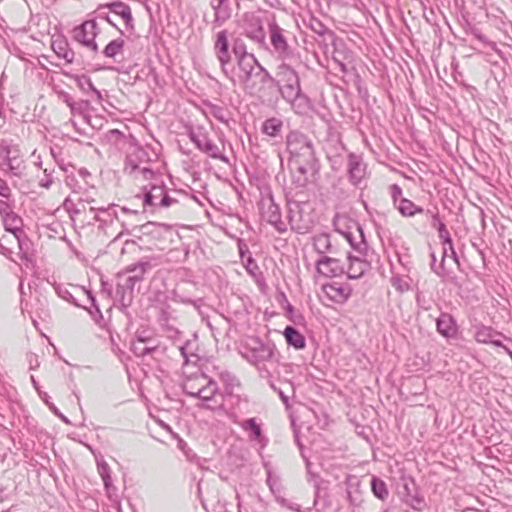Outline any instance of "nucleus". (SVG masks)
<instances>
[{"label":"nucleus","mask_w":512,"mask_h":512,"mask_svg":"<svg viewBox=\"0 0 512 512\" xmlns=\"http://www.w3.org/2000/svg\"><path fill=\"white\" fill-rule=\"evenodd\" d=\"M233 86L240 85L249 92H254L256 87L253 78H257L261 84L268 83L271 74L257 60L256 57L246 58L237 62L236 67L227 69L223 74Z\"/></svg>","instance_id":"nucleus-1"},{"label":"nucleus","mask_w":512,"mask_h":512,"mask_svg":"<svg viewBox=\"0 0 512 512\" xmlns=\"http://www.w3.org/2000/svg\"><path fill=\"white\" fill-rule=\"evenodd\" d=\"M186 194L179 190H168L161 183L149 184L143 187V206L150 212H156L180 204L186 199Z\"/></svg>","instance_id":"nucleus-2"},{"label":"nucleus","mask_w":512,"mask_h":512,"mask_svg":"<svg viewBox=\"0 0 512 512\" xmlns=\"http://www.w3.org/2000/svg\"><path fill=\"white\" fill-rule=\"evenodd\" d=\"M151 269L152 264L150 262H139L126 268V273H131V275H118L119 281L115 290V299L123 308L131 305L136 284L142 282L145 273Z\"/></svg>","instance_id":"nucleus-3"},{"label":"nucleus","mask_w":512,"mask_h":512,"mask_svg":"<svg viewBox=\"0 0 512 512\" xmlns=\"http://www.w3.org/2000/svg\"><path fill=\"white\" fill-rule=\"evenodd\" d=\"M268 83L278 88L279 93L283 97H290L294 92H298L301 88L300 77L296 70L286 61H282L275 71V75H271Z\"/></svg>","instance_id":"nucleus-4"},{"label":"nucleus","mask_w":512,"mask_h":512,"mask_svg":"<svg viewBox=\"0 0 512 512\" xmlns=\"http://www.w3.org/2000/svg\"><path fill=\"white\" fill-rule=\"evenodd\" d=\"M268 33L271 45V53L281 61H288L294 58L295 51L288 43V32L280 27L273 19L268 24Z\"/></svg>","instance_id":"nucleus-5"},{"label":"nucleus","mask_w":512,"mask_h":512,"mask_svg":"<svg viewBox=\"0 0 512 512\" xmlns=\"http://www.w3.org/2000/svg\"><path fill=\"white\" fill-rule=\"evenodd\" d=\"M287 149L290 154V161L293 160H312L315 157V151L312 141L299 131H291L286 138Z\"/></svg>","instance_id":"nucleus-6"},{"label":"nucleus","mask_w":512,"mask_h":512,"mask_svg":"<svg viewBox=\"0 0 512 512\" xmlns=\"http://www.w3.org/2000/svg\"><path fill=\"white\" fill-rule=\"evenodd\" d=\"M188 136L201 152L213 159L228 162V158L223 154V147L220 148L210 139L209 134L204 127L198 126L196 128H190L188 130Z\"/></svg>","instance_id":"nucleus-7"},{"label":"nucleus","mask_w":512,"mask_h":512,"mask_svg":"<svg viewBox=\"0 0 512 512\" xmlns=\"http://www.w3.org/2000/svg\"><path fill=\"white\" fill-rule=\"evenodd\" d=\"M243 357L251 364L272 361L276 357V347L273 343L263 342L259 338H252L245 347Z\"/></svg>","instance_id":"nucleus-8"},{"label":"nucleus","mask_w":512,"mask_h":512,"mask_svg":"<svg viewBox=\"0 0 512 512\" xmlns=\"http://www.w3.org/2000/svg\"><path fill=\"white\" fill-rule=\"evenodd\" d=\"M0 167L5 173L21 178L26 165L17 146L0 147Z\"/></svg>","instance_id":"nucleus-9"},{"label":"nucleus","mask_w":512,"mask_h":512,"mask_svg":"<svg viewBox=\"0 0 512 512\" xmlns=\"http://www.w3.org/2000/svg\"><path fill=\"white\" fill-rule=\"evenodd\" d=\"M150 157L146 149L140 145L134 144L130 146V149L126 156L124 171L128 174H133L139 170L145 179H150L154 172L143 164H148Z\"/></svg>","instance_id":"nucleus-10"},{"label":"nucleus","mask_w":512,"mask_h":512,"mask_svg":"<svg viewBox=\"0 0 512 512\" xmlns=\"http://www.w3.org/2000/svg\"><path fill=\"white\" fill-rule=\"evenodd\" d=\"M290 166L293 171V183L298 187H305L319 169L316 158H313L311 161L306 159L293 160L290 161Z\"/></svg>","instance_id":"nucleus-11"},{"label":"nucleus","mask_w":512,"mask_h":512,"mask_svg":"<svg viewBox=\"0 0 512 512\" xmlns=\"http://www.w3.org/2000/svg\"><path fill=\"white\" fill-rule=\"evenodd\" d=\"M243 33L260 47H267L266 33L260 17L254 14L245 15L243 19Z\"/></svg>","instance_id":"nucleus-12"},{"label":"nucleus","mask_w":512,"mask_h":512,"mask_svg":"<svg viewBox=\"0 0 512 512\" xmlns=\"http://www.w3.org/2000/svg\"><path fill=\"white\" fill-rule=\"evenodd\" d=\"M341 220L342 219L340 217H336L334 219V225L336 226V230L345 237V239L350 244L352 249L359 253L360 256H365L368 249V245L365 241L361 226L358 223L353 222L352 226H349L347 231H341L338 228V223Z\"/></svg>","instance_id":"nucleus-13"},{"label":"nucleus","mask_w":512,"mask_h":512,"mask_svg":"<svg viewBox=\"0 0 512 512\" xmlns=\"http://www.w3.org/2000/svg\"><path fill=\"white\" fill-rule=\"evenodd\" d=\"M98 33L99 28L96 20H87L73 30L74 39L93 52L98 51V45L95 42Z\"/></svg>","instance_id":"nucleus-14"},{"label":"nucleus","mask_w":512,"mask_h":512,"mask_svg":"<svg viewBox=\"0 0 512 512\" xmlns=\"http://www.w3.org/2000/svg\"><path fill=\"white\" fill-rule=\"evenodd\" d=\"M213 50L220 63L221 72L227 74V69L231 62L227 30L219 31L216 34Z\"/></svg>","instance_id":"nucleus-15"},{"label":"nucleus","mask_w":512,"mask_h":512,"mask_svg":"<svg viewBox=\"0 0 512 512\" xmlns=\"http://www.w3.org/2000/svg\"><path fill=\"white\" fill-rule=\"evenodd\" d=\"M305 205V203L301 204L300 202L296 201L288 203L289 223L293 230H296L300 233L308 230L311 224L308 215H305L303 211Z\"/></svg>","instance_id":"nucleus-16"},{"label":"nucleus","mask_w":512,"mask_h":512,"mask_svg":"<svg viewBox=\"0 0 512 512\" xmlns=\"http://www.w3.org/2000/svg\"><path fill=\"white\" fill-rule=\"evenodd\" d=\"M116 205L110 204L108 207H95L91 206L90 211L94 212V220L99 223L98 228L105 234H108V229L111 228L115 221L118 220Z\"/></svg>","instance_id":"nucleus-17"},{"label":"nucleus","mask_w":512,"mask_h":512,"mask_svg":"<svg viewBox=\"0 0 512 512\" xmlns=\"http://www.w3.org/2000/svg\"><path fill=\"white\" fill-rule=\"evenodd\" d=\"M322 290L330 300L338 304L345 303L352 293V288L349 284L336 281L324 284Z\"/></svg>","instance_id":"nucleus-18"},{"label":"nucleus","mask_w":512,"mask_h":512,"mask_svg":"<svg viewBox=\"0 0 512 512\" xmlns=\"http://www.w3.org/2000/svg\"><path fill=\"white\" fill-rule=\"evenodd\" d=\"M54 289H55V292L57 293V295L66 300L67 302L69 303H72L74 304L75 306H80V304L78 303L77 301V298L75 296V293H80L82 294L83 296H86L87 299L91 302V304L95 307V309L97 310V312H100L98 306L95 304V298L94 296L91 294L90 291H87L85 289H82V288H79L77 286H72L71 289L72 291L69 289V287L65 286V285H62V284H57L54 286Z\"/></svg>","instance_id":"nucleus-19"},{"label":"nucleus","mask_w":512,"mask_h":512,"mask_svg":"<svg viewBox=\"0 0 512 512\" xmlns=\"http://www.w3.org/2000/svg\"><path fill=\"white\" fill-rule=\"evenodd\" d=\"M219 395L220 393L217 382L208 377L206 379V384H203V388H201V391L195 398H198L203 402L201 405L202 408L214 409V406L211 403L213 402L215 405H218L217 396ZM220 404L221 403H219V405Z\"/></svg>","instance_id":"nucleus-20"},{"label":"nucleus","mask_w":512,"mask_h":512,"mask_svg":"<svg viewBox=\"0 0 512 512\" xmlns=\"http://www.w3.org/2000/svg\"><path fill=\"white\" fill-rule=\"evenodd\" d=\"M318 273L325 277H337L344 273V268L336 258L322 256L316 262Z\"/></svg>","instance_id":"nucleus-21"},{"label":"nucleus","mask_w":512,"mask_h":512,"mask_svg":"<svg viewBox=\"0 0 512 512\" xmlns=\"http://www.w3.org/2000/svg\"><path fill=\"white\" fill-rule=\"evenodd\" d=\"M283 99L291 105V108L296 114L306 115L312 108V103L309 97L302 92V88L290 97H283Z\"/></svg>","instance_id":"nucleus-22"},{"label":"nucleus","mask_w":512,"mask_h":512,"mask_svg":"<svg viewBox=\"0 0 512 512\" xmlns=\"http://www.w3.org/2000/svg\"><path fill=\"white\" fill-rule=\"evenodd\" d=\"M348 173L349 179L354 185L360 183L364 178L366 165L360 156L353 153L348 155Z\"/></svg>","instance_id":"nucleus-23"},{"label":"nucleus","mask_w":512,"mask_h":512,"mask_svg":"<svg viewBox=\"0 0 512 512\" xmlns=\"http://www.w3.org/2000/svg\"><path fill=\"white\" fill-rule=\"evenodd\" d=\"M132 352L137 357H145L153 354H164L165 347L161 345L160 340L157 337L149 338V342H144L143 346L140 344L131 345Z\"/></svg>","instance_id":"nucleus-24"},{"label":"nucleus","mask_w":512,"mask_h":512,"mask_svg":"<svg viewBox=\"0 0 512 512\" xmlns=\"http://www.w3.org/2000/svg\"><path fill=\"white\" fill-rule=\"evenodd\" d=\"M206 376L204 373H194L186 377L182 383L183 391L186 395L195 398L197 394L203 388V384H206Z\"/></svg>","instance_id":"nucleus-25"},{"label":"nucleus","mask_w":512,"mask_h":512,"mask_svg":"<svg viewBox=\"0 0 512 512\" xmlns=\"http://www.w3.org/2000/svg\"><path fill=\"white\" fill-rule=\"evenodd\" d=\"M332 58L342 73L346 74L349 72L350 68H353V53L343 44L339 47H335Z\"/></svg>","instance_id":"nucleus-26"},{"label":"nucleus","mask_w":512,"mask_h":512,"mask_svg":"<svg viewBox=\"0 0 512 512\" xmlns=\"http://www.w3.org/2000/svg\"><path fill=\"white\" fill-rule=\"evenodd\" d=\"M210 6L214 11V24L223 25L231 17L229 0H211Z\"/></svg>","instance_id":"nucleus-27"},{"label":"nucleus","mask_w":512,"mask_h":512,"mask_svg":"<svg viewBox=\"0 0 512 512\" xmlns=\"http://www.w3.org/2000/svg\"><path fill=\"white\" fill-rule=\"evenodd\" d=\"M437 331L446 338H452L457 333V325L448 313H441L436 320Z\"/></svg>","instance_id":"nucleus-28"},{"label":"nucleus","mask_w":512,"mask_h":512,"mask_svg":"<svg viewBox=\"0 0 512 512\" xmlns=\"http://www.w3.org/2000/svg\"><path fill=\"white\" fill-rule=\"evenodd\" d=\"M241 428L250 432V439L257 441L262 447L266 446L268 439L263 435L261 426L256 422L255 418H249L240 424Z\"/></svg>","instance_id":"nucleus-29"},{"label":"nucleus","mask_w":512,"mask_h":512,"mask_svg":"<svg viewBox=\"0 0 512 512\" xmlns=\"http://www.w3.org/2000/svg\"><path fill=\"white\" fill-rule=\"evenodd\" d=\"M266 220L275 227L279 233L287 231L286 223L281 220L280 208L273 202H270L264 212Z\"/></svg>","instance_id":"nucleus-30"},{"label":"nucleus","mask_w":512,"mask_h":512,"mask_svg":"<svg viewBox=\"0 0 512 512\" xmlns=\"http://www.w3.org/2000/svg\"><path fill=\"white\" fill-rule=\"evenodd\" d=\"M349 266L347 275L350 279H358L370 268V264L360 256H348Z\"/></svg>","instance_id":"nucleus-31"},{"label":"nucleus","mask_w":512,"mask_h":512,"mask_svg":"<svg viewBox=\"0 0 512 512\" xmlns=\"http://www.w3.org/2000/svg\"><path fill=\"white\" fill-rule=\"evenodd\" d=\"M283 335L289 346H292L297 350L305 348V337L293 326H287L283 331Z\"/></svg>","instance_id":"nucleus-32"},{"label":"nucleus","mask_w":512,"mask_h":512,"mask_svg":"<svg viewBox=\"0 0 512 512\" xmlns=\"http://www.w3.org/2000/svg\"><path fill=\"white\" fill-rule=\"evenodd\" d=\"M399 213L404 217H413L416 214H421L424 209L407 198H401L399 203L396 205Z\"/></svg>","instance_id":"nucleus-33"},{"label":"nucleus","mask_w":512,"mask_h":512,"mask_svg":"<svg viewBox=\"0 0 512 512\" xmlns=\"http://www.w3.org/2000/svg\"><path fill=\"white\" fill-rule=\"evenodd\" d=\"M108 7L113 13L119 15L124 20L126 26L131 28L133 27V17L131 9L127 4L118 1L109 4Z\"/></svg>","instance_id":"nucleus-34"},{"label":"nucleus","mask_w":512,"mask_h":512,"mask_svg":"<svg viewBox=\"0 0 512 512\" xmlns=\"http://www.w3.org/2000/svg\"><path fill=\"white\" fill-rule=\"evenodd\" d=\"M52 48L59 58L67 63L74 61V52L68 47V43L63 39H57L52 42Z\"/></svg>","instance_id":"nucleus-35"},{"label":"nucleus","mask_w":512,"mask_h":512,"mask_svg":"<svg viewBox=\"0 0 512 512\" xmlns=\"http://www.w3.org/2000/svg\"><path fill=\"white\" fill-rule=\"evenodd\" d=\"M283 128V121L279 118L272 117L263 122L262 132L270 137H277L280 135Z\"/></svg>","instance_id":"nucleus-36"},{"label":"nucleus","mask_w":512,"mask_h":512,"mask_svg":"<svg viewBox=\"0 0 512 512\" xmlns=\"http://www.w3.org/2000/svg\"><path fill=\"white\" fill-rule=\"evenodd\" d=\"M5 230L17 235L21 232L22 219L14 211L1 217Z\"/></svg>","instance_id":"nucleus-37"},{"label":"nucleus","mask_w":512,"mask_h":512,"mask_svg":"<svg viewBox=\"0 0 512 512\" xmlns=\"http://www.w3.org/2000/svg\"><path fill=\"white\" fill-rule=\"evenodd\" d=\"M76 82H77V86L79 87V89L82 92H84V93L92 92L95 95L96 100L98 102H101L103 100L101 92L97 88H95L91 79L88 76H86V75L78 76L76 78Z\"/></svg>","instance_id":"nucleus-38"},{"label":"nucleus","mask_w":512,"mask_h":512,"mask_svg":"<svg viewBox=\"0 0 512 512\" xmlns=\"http://www.w3.org/2000/svg\"><path fill=\"white\" fill-rule=\"evenodd\" d=\"M124 40L121 38L110 41L103 50V55L107 58L116 59L123 52Z\"/></svg>","instance_id":"nucleus-39"},{"label":"nucleus","mask_w":512,"mask_h":512,"mask_svg":"<svg viewBox=\"0 0 512 512\" xmlns=\"http://www.w3.org/2000/svg\"><path fill=\"white\" fill-rule=\"evenodd\" d=\"M313 246H314V249L319 254H324V253L330 251V249H331L330 236L325 233L315 235L313 237Z\"/></svg>","instance_id":"nucleus-40"},{"label":"nucleus","mask_w":512,"mask_h":512,"mask_svg":"<svg viewBox=\"0 0 512 512\" xmlns=\"http://www.w3.org/2000/svg\"><path fill=\"white\" fill-rule=\"evenodd\" d=\"M232 52L234 53L236 57V62H239L240 60H246V58H253L255 57L252 53H248L246 50V45L244 41L240 38H236L233 41L232 46Z\"/></svg>","instance_id":"nucleus-41"},{"label":"nucleus","mask_w":512,"mask_h":512,"mask_svg":"<svg viewBox=\"0 0 512 512\" xmlns=\"http://www.w3.org/2000/svg\"><path fill=\"white\" fill-rule=\"evenodd\" d=\"M371 489L375 497L380 500H385L389 495L386 483L377 477L372 478Z\"/></svg>","instance_id":"nucleus-42"},{"label":"nucleus","mask_w":512,"mask_h":512,"mask_svg":"<svg viewBox=\"0 0 512 512\" xmlns=\"http://www.w3.org/2000/svg\"><path fill=\"white\" fill-rule=\"evenodd\" d=\"M98 473L103 480L105 489L109 492L113 487L111 479V470L105 461L97 463Z\"/></svg>","instance_id":"nucleus-43"},{"label":"nucleus","mask_w":512,"mask_h":512,"mask_svg":"<svg viewBox=\"0 0 512 512\" xmlns=\"http://www.w3.org/2000/svg\"><path fill=\"white\" fill-rule=\"evenodd\" d=\"M220 380L226 386V392L232 394L235 387L239 386L237 378L229 371L224 370L219 373Z\"/></svg>","instance_id":"nucleus-44"},{"label":"nucleus","mask_w":512,"mask_h":512,"mask_svg":"<svg viewBox=\"0 0 512 512\" xmlns=\"http://www.w3.org/2000/svg\"><path fill=\"white\" fill-rule=\"evenodd\" d=\"M94 199H79L78 203H74L71 199L66 198L63 205L69 213L80 214L82 209H85V203H92Z\"/></svg>","instance_id":"nucleus-45"},{"label":"nucleus","mask_w":512,"mask_h":512,"mask_svg":"<svg viewBox=\"0 0 512 512\" xmlns=\"http://www.w3.org/2000/svg\"><path fill=\"white\" fill-rule=\"evenodd\" d=\"M266 483L274 497L283 492V487L281 485L280 478L276 475H273L270 470L267 471Z\"/></svg>","instance_id":"nucleus-46"},{"label":"nucleus","mask_w":512,"mask_h":512,"mask_svg":"<svg viewBox=\"0 0 512 512\" xmlns=\"http://www.w3.org/2000/svg\"><path fill=\"white\" fill-rule=\"evenodd\" d=\"M245 268L247 272L256 279V281H259V278L263 279L262 273L260 272V268L257 264V262L252 258V256L249 254L246 259Z\"/></svg>","instance_id":"nucleus-47"},{"label":"nucleus","mask_w":512,"mask_h":512,"mask_svg":"<svg viewBox=\"0 0 512 512\" xmlns=\"http://www.w3.org/2000/svg\"><path fill=\"white\" fill-rule=\"evenodd\" d=\"M433 227L438 231L442 244L451 246L452 239L446 225L442 221H438V224L433 223Z\"/></svg>","instance_id":"nucleus-48"},{"label":"nucleus","mask_w":512,"mask_h":512,"mask_svg":"<svg viewBox=\"0 0 512 512\" xmlns=\"http://www.w3.org/2000/svg\"><path fill=\"white\" fill-rule=\"evenodd\" d=\"M208 109L210 114L215 117L220 122L226 123L227 122V111L224 107L216 104H209Z\"/></svg>","instance_id":"nucleus-49"},{"label":"nucleus","mask_w":512,"mask_h":512,"mask_svg":"<svg viewBox=\"0 0 512 512\" xmlns=\"http://www.w3.org/2000/svg\"><path fill=\"white\" fill-rule=\"evenodd\" d=\"M154 333L149 330H138L135 335V339L132 341L131 345L140 344L143 346L144 342H149V338L154 337Z\"/></svg>","instance_id":"nucleus-50"},{"label":"nucleus","mask_w":512,"mask_h":512,"mask_svg":"<svg viewBox=\"0 0 512 512\" xmlns=\"http://www.w3.org/2000/svg\"><path fill=\"white\" fill-rule=\"evenodd\" d=\"M277 503L279 505H281L282 507H285L287 508L288 510H291L293 512H301V508H300V505L292 502L291 500L289 499H286L285 497H283L282 493L277 495L275 497Z\"/></svg>","instance_id":"nucleus-51"},{"label":"nucleus","mask_w":512,"mask_h":512,"mask_svg":"<svg viewBox=\"0 0 512 512\" xmlns=\"http://www.w3.org/2000/svg\"><path fill=\"white\" fill-rule=\"evenodd\" d=\"M431 257V269L433 272H435L439 276H445L447 274V268L445 267L444 263L441 261L439 265L436 264V255L434 251L430 252Z\"/></svg>","instance_id":"nucleus-52"},{"label":"nucleus","mask_w":512,"mask_h":512,"mask_svg":"<svg viewBox=\"0 0 512 512\" xmlns=\"http://www.w3.org/2000/svg\"><path fill=\"white\" fill-rule=\"evenodd\" d=\"M389 191L393 200V204L396 207L402 196V188L398 184H393L390 186Z\"/></svg>","instance_id":"nucleus-53"},{"label":"nucleus","mask_w":512,"mask_h":512,"mask_svg":"<svg viewBox=\"0 0 512 512\" xmlns=\"http://www.w3.org/2000/svg\"><path fill=\"white\" fill-rule=\"evenodd\" d=\"M13 211V205L11 204V199H1L0 201V215L1 217L7 215L8 213Z\"/></svg>","instance_id":"nucleus-54"},{"label":"nucleus","mask_w":512,"mask_h":512,"mask_svg":"<svg viewBox=\"0 0 512 512\" xmlns=\"http://www.w3.org/2000/svg\"><path fill=\"white\" fill-rule=\"evenodd\" d=\"M0 196L7 200H10L12 197V192L10 187L7 185L6 181L0 178Z\"/></svg>","instance_id":"nucleus-55"},{"label":"nucleus","mask_w":512,"mask_h":512,"mask_svg":"<svg viewBox=\"0 0 512 512\" xmlns=\"http://www.w3.org/2000/svg\"><path fill=\"white\" fill-rule=\"evenodd\" d=\"M45 402H46V404L48 405L49 409H50V410H51V411H52L56 416H58V417H59V418H60L64 423H66V424H69V423H70V421L68 420V418H67L65 415H63V414L58 410V408H57L54 404L49 403V402H48V401H46V400H45Z\"/></svg>","instance_id":"nucleus-56"},{"label":"nucleus","mask_w":512,"mask_h":512,"mask_svg":"<svg viewBox=\"0 0 512 512\" xmlns=\"http://www.w3.org/2000/svg\"><path fill=\"white\" fill-rule=\"evenodd\" d=\"M18 243H19V248L23 254L22 258L23 259H26V260H29L30 257H29V253H28V240H18Z\"/></svg>","instance_id":"nucleus-57"},{"label":"nucleus","mask_w":512,"mask_h":512,"mask_svg":"<svg viewBox=\"0 0 512 512\" xmlns=\"http://www.w3.org/2000/svg\"><path fill=\"white\" fill-rule=\"evenodd\" d=\"M88 105L87 101L75 102L74 106L70 108L72 114H81L84 108Z\"/></svg>","instance_id":"nucleus-58"},{"label":"nucleus","mask_w":512,"mask_h":512,"mask_svg":"<svg viewBox=\"0 0 512 512\" xmlns=\"http://www.w3.org/2000/svg\"><path fill=\"white\" fill-rule=\"evenodd\" d=\"M295 443L297 444V446H298V447H299V449H300L301 456H302V458L305 460L307 468H309V466H310V462H309V460L307 459V457H306V456H305V454H304V451H303V445H302V443H301V441H300V438H299V436H298V434H297V433H295Z\"/></svg>","instance_id":"nucleus-59"},{"label":"nucleus","mask_w":512,"mask_h":512,"mask_svg":"<svg viewBox=\"0 0 512 512\" xmlns=\"http://www.w3.org/2000/svg\"><path fill=\"white\" fill-rule=\"evenodd\" d=\"M449 248L448 245L442 244V251H441V261L446 266L447 259L450 257V254H448Z\"/></svg>","instance_id":"nucleus-60"},{"label":"nucleus","mask_w":512,"mask_h":512,"mask_svg":"<svg viewBox=\"0 0 512 512\" xmlns=\"http://www.w3.org/2000/svg\"><path fill=\"white\" fill-rule=\"evenodd\" d=\"M159 321L162 326H167V328L171 329V327L167 324V321H168L167 311L162 310Z\"/></svg>","instance_id":"nucleus-61"},{"label":"nucleus","mask_w":512,"mask_h":512,"mask_svg":"<svg viewBox=\"0 0 512 512\" xmlns=\"http://www.w3.org/2000/svg\"><path fill=\"white\" fill-rule=\"evenodd\" d=\"M187 346H188V343L186 345L180 346L178 348L179 351H180L181 356L184 359V363H188L189 362V358H188V354H187Z\"/></svg>","instance_id":"nucleus-62"},{"label":"nucleus","mask_w":512,"mask_h":512,"mask_svg":"<svg viewBox=\"0 0 512 512\" xmlns=\"http://www.w3.org/2000/svg\"><path fill=\"white\" fill-rule=\"evenodd\" d=\"M393 286L397 287L401 291H404V290L408 289V284L407 283H402V281L400 279L394 280L393 281Z\"/></svg>","instance_id":"nucleus-63"},{"label":"nucleus","mask_w":512,"mask_h":512,"mask_svg":"<svg viewBox=\"0 0 512 512\" xmlns=\"http://www.w3.org/2000/svg\"><path fill=\"white\" fill-rule=\"evenodd\" d=\"M448 248H449V252H450V257H449V258H450L454 263L459 264L457 254H456V252H455V250H454V247H453V243H451V246H450V245H448Z\"/></svg>","instance_id":"nucleus-64"}]
</instances>
